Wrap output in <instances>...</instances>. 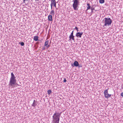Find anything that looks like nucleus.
Segmentation results:
<instances>
[{
  "label": "nucleus",
  "instance_id": "1",
  "mask_svg": "<svg viewBox=\"0 0 123 123\" xmlns=\"http://www.w3.org/2000/svg\"><path fill=\"white\" fill-rule=\"evenodd\" d=\"M15 78L16 77L15 76L13 73H11V77L10 79L9 85L10 86H12V87H15V85L16 84L18 85L17 83H16V80Z\"/></svg>",
  "mask_w": 123,
  "mask_h": 123
},
{
  "label": "nucleus",
  "instance_id": "2",
  "mask_svg": "<svg viewBox=\"0 0 123 123\" xmlns=\"http://www.w3.org/2000/svg\"><path fill=\"white\" fill-rule=\"evenodd\" d=\"M60 115L58 113H55L53 116V123H59Z\"/></svg>",
  "mask_w": 123,
  "mask_h": 123
},
{
  "label": "nucleus",
  "instance_id": "3",
  "mask_svg": "<svg viewBox=\"0 0 123 123\" xmlns=\"http://www.w3.org/2000/svg\"><path fill=\"white\" fill-rule=\"evenodd\" d=\"M79 0H74V3L72 6L75 10L77 11L78 9V5L79 4Z\"/></svg>",
  "mask_w": 123,
  "mask_h": 123
},
{
  "label": "nucleus",
  "instance_id": "4",
  "mask_svg": "<svg viewBox=\"0 0 123 123\" xmlns=\"http://www.w3.org/2000/svg\"><path fill=\"white\" fill-rule=\"evenodd\" d=\"M111 20L110 18H105V26H108L111 25Z\"/></svg>",
  "mask_w": 123,
  "mask_h": 123
},
{
  "label": "nucleus",
  "instance_id": "5",
  "mask_svg": "<svg viewBox=\"0 0 123 123\" xmlns=\"http://www.w3.org/2000/svg\"><path fill=\"white\" fill-rule=\"evenodd\" d=\"M104 93L105 96L106 98H108L110 97L111 96V95L109 94L108 93L107 89L105 90L104 92Z\"/></svg>",
  "mask_w": 123,
  "mask_h": 123
},
{
  "label": "nucleus",
  "instance_id": "6",
  "mask_svg": "<svg viewBox=\"0 0 123 123\" xmlns=\"http://www.w3.org/2000/svg\"><path fill=\"white\" fill-rule=\"evenodd\" d=\"M83 34V33L82 32H77L76 33V36L78 38H81V36Z\"/></svg>",
  "mask_w": 123,
  "mask_h": 123
},
{
  "label": "nucleus",
  "instance_id": "7",
  "mask_svg": "<svg viewBox=\"0 0 123 123\" xmlns=\"http://www.w3.org/2000/svg\"><path fill=\"white\" fill-rule=\"evenodd\" d=\"M49 41L48 40H46L45 41L44 44V46H46L47 48H49L50 46V45L48 44Z\"/></svg>",
  "mask_w": 123,
  "mask_h": 123
},
{
  "label": "nucleus",
  "instance_id": "8",
  "mask_svg": "<svg viewBox=\"0 0 123 123\" xmlns=\"http://www.w3.org/2000/svg\"><path fill=\"white\" fill-rule=\"evenodd\" d=\"M51 9L52 8L53 5L55 4L56 3L55 0H51Z\"/></svg>",
  "mask_w": 123,
  "mask_h": 123
},
{
  "label": "nucleus",
  "instance_id": "9",
  "mask_svg": "<svg viewBox=\"0 0 123 123\" xmlns=\"http://www.w3.org/2000/svg\"><path fill=\"white\" fill-rule=\"evenodd\" d=\"M69 40L70 41L71 40H73L74 41V36L73 35H70L69 36Z\"/></svg>",
  "mask_w": 123,
  "mask_h": 123
},
{
  "label": "nucleus",
  "instance_id": "10",
  "mask_svg": "<svg viewBox=\"0 0 123 123\" xmlns=\"http://www.w3.org/2000/svg\"><path fill=\"white\" fill-rule=\"evenodd\" d=\"M37 105V102L35 100H33V103L31 105L32 106L35 107Z\"/></svg>",
  "mask_w": 123,
  "mask_h": 123
},
{
  "label": "nucleus",
  "instance_id": "11",
  "mask_svg": "<svg viewBox=\"0 0 123 123\" xmlns=\"http://www.w3.org/2000/svg\"><path fill=\"white\" fill-rule=\"evenodd\" d=\"M48 19L49 21H52V16L51 15H49L48 16Z\"/></svg>",
  "mask_w": 123,
  "mask_h": 123
},
{
  "label": "nucleus",
  "instance_id": "12",
  "mask_svg": "<svg viewBox=\"0 0 123 123\" xmlns=\"http://www.w3.org/2000/svg\"><path fill=\"white\" fill-rule=\"evenodd\" d=\"M74 65L75 66L77 67L79 65L78 62L77 61H75L74 63Z\"/></svg>",
  "mask_w": 123,
  "mask_h": 123
},
{
  "label": "nucleus",
  "instance_id": "13",
  "mask_svg": "<svg viewBox=\"0 0 123 123\" xmlns=\"http://www.w3.org/2000/svg\"><path fill=\"white\" fill-rule=\"evenodd\" d=\"M38 37L37 36H35L34 37L33 39L34 40L37 41L38 40Z\"/></svg>",
  "mask_w": 123,
  "mask_h": 123
},
{
  "label": "nucleus",
  "instance_id": "14",
  "mask_svg": "<svg viewBox=\"0 0 123 123\" xmlns=\"http://www.w3.org/2000/svg\"><path fill=\"white\" fill-rule=\"evenodd\" d=\"M87 9H86V11H87L89 9L91 8L90 7V4L89 3H87Z\"/></svg>",
  "mask_w": 123,
  "mask_h": 123
},
{
  "label": "nucleus",
  "instance_id": "15",
  "mask_svg": "<svg viewBox=\"0 0 123 123\" xmlns=\"http://www.w3.org/2000/svg\"><path fill=\"white\" fill-rule=\"evenodd\" d=\"M50 14L51 15H54V12L53 10H52L50 11Z\"/></svg>",
  "mask_w": 123,
  "mask_h": 123
},
{
  "label": "nucleus",
  "instance_id": "16",
  "mask_svg": "<svg viewBox=\"0 0 123 123\" xmlns=\"http://www.w3.org/2000/svg\"><path fill=\"white\" fill-rule=\"evenodd\" d=\"M99 1L100 3L102 4L105 2V0H99Z\"/></svg>",
  "mask_w": 123,
  "mask_h": 123
},
{
  "label": "nucleus",
  "instance_id": "17",
  "mask_svg": "<svg viewBox=\"0 0 123 123\" xmlns=\"http://www.w3.org/2000/svg\"><path fill=\"white\" fill-rule=\"evenodd\" d=\"M47 92L48 95H49L52 92V91L51 90H48L47 91Z\"/></svg>",
  "mask_w": 123,
  "mask_h": 123
},
{
  "label": "nucleus",
  "instance_id": "18",
  "mask_svg": "<svg viewBox=\"0 0 123 123\" xmlns=\"http://www.w3.org/2000/svg\"><path fill=\"white\" fill-rule=\"evenodd\" d=\"M21 45L22 46H23L24 45V43L23 42H22L20 43Z\"/></svg>",
  "mask_w": 123,
  "mask_h": 123
},
{
  "label": "nucleus",
  "instance_id": "19",
  "mask_svg": "<svg viewBox=\"0 0 123 123\" xmlns=\"http://www.w3.org/2000/svg\"><path fill=\"white\" fill-rule=\"evenodd\" d=\"M91 12H93V10H94V8L93 7H91Z\"/></svg>",
  "mask_w": 123,
  "mask_h": 123
},
{
  "label": "nucleus",
  "instance_id": "20",
  "mask_svg": "<svg viewBox=\"0 0 123 123\" xmlns=\"http://www.w3.org/2000/svg\"><path fill=\"white\" fill-rule=\"evenodd\" d=\"M74 29H76V30L77 31V32H78L79 31L78 29V28L76 26L75 27V28Z\"/></svg>",
  "mask_w": 123,
  "mask_h": 123
},
{
  "label": "nucleus",
  "instance_id": "21",
  "mask_svg": "<svg viewBox=\"0 0 123 123\" xmlns=\"http://www.w3.org/2000/svg\"><path fill=\"white\" fill-rule=\"evenodd\" d=\"M56 3L55 4L53 5V6H54L56 8Z\"/></svg>",
  "mask_w": 123,
  "mask_h": 123
},
{
  "label": "nucleus",
  "instance_id": "22",
  "mask_svg": "<svg viewBox=\"0 0 123 123\" xmlns=\"http://www.w3.org/2000/svg\"><path fill=\"white\" fill-rule=\"evenodd\" d=\"M45 46H44V47H43V48H42V50H44L45 49Z\"/></svg>",
  "mask_w": 123,
  "mask_h": 123
},
{
  "label": "nucleus",
  "instance_id": "23",
  "mask_svg": "<svg viewBox=\"0 0 123 123\" xmlns=\"http://www.w3.org/2000/svg\"><path fill=\"white\" fill-rule=\"evenodd\" d=\"M74 31H73L71 33V34L70 35H73V32H74Z\"/></svg>",
  "mask_w": 123,
  "mask_h": 123
},
{
  "label": "nucleus",
  "instance_id": "24",
  "mask_svg": "<svg viewBox=\"0 0 123 123\" xmlns=\"http://www.w3.org/2000/svg\"><path fill=\"white\" fill-rule=\"evenodd\" d=\"M63 81L65 82H66V81H67V80H66V79L65 78V79H64V80H63Z\"/></svg>",
  "mask_w": 123,
  "mask_h": 123
},
{
  "label": "nucleus",
  "instance_id": "25",
  "mask_svg": "<svg viewBox=\"0 0 123 123\" xmlns=\"http://www.w3.org/2000/svg\"><path fill=\"white\" fill-rule=\"evenodd\" d=\"M121 95L122 97H123V92L121 93Z\"/></svg>",
  "mask_w": 123,
  "mask_h": 123
},
{
  "label": "nucleus",
  "instance_id": "26",
  "mask_svg": "<svg viewBox=\"0 0 123 123\" xmlns=\"http://www.w3.org/2000/svg\"><path fill=\"white\" fill-rule=\"evenodd\" d=\"M36 1H38V0H35Z\"/></svg>",
  "mask_w": 123,
  "mask_h": 123
},
{
  "label": "nucleus",
  "instance_id": "27",
  "mask_svg": "<svg viewBox=\"0 0 123 123\" xmlns=\"http://www.w3.org/2000/svg\"><path fill=\"white\" fill-rule=\"evenodd\" d=\"M23 1H24V3H25V0H23Z\"/></svg>",
  "mask_w": 123,
  "mask_h": 123
}]
</instances>
